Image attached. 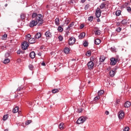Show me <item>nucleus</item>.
<instances>
[{
  "instance_id": "nucleus-47",
  "label": "nucleus",
  "mask_w": 131,
  "mask_h": 131,
  "mask_svg": "<svg viewBox=\"0 0 131 131\" xmlns=\"http://www.w3.org/2000/svg\"><path fill=\"white\" fill-rule=\"evenodd\" d=\"M7 36H8V35L7 34H4L3 36V39H5L6 38H7Z\"/></svg>"
},
{
  "instance_id": "nucleus-52",
  "label": "nucleus",
  "mask_w": 131,
  "mask_h": 131,
  "mask_svg": "<svg viewBox=\"0 0 131 131\" xmlns=\"http://www.w3.org/2000/svg\"><path fill=\"white\" fill-rule=\"evenodd\" d=\"M17 63H21V59H17Z\"/></svg>"
},
{
  "instance_id": "nucleus-4",
  "label": "nucleus",
  "mask_w": 131,
  "mask_h": 131,
  "mask_svg": "<svg viewBox=\"0 0 131 131\" xmlns=\"http://www.w3.org/2000/svg\"><path fill=\"white\" fill-rule=\"evenodd\" d=\"M85 121V118L84 117H80L77 121V124H80V123H83Z\"/></svg>"
},
{
  "instance_id": "nucleus-30",
  "label": "nucleus",
  "mask_w": 131,
  "mask_h": 131,
  "mask_svg": "<svg viewBox=\"0 0 131 131\" xmlns=\"http://www.w3.org/2000/svg\"><path fill=\"white\" fill-rule=\"evenodd\" d=\"M58 30L59 32H62V31H63V28H62V26H59L58 28Z\"/></svg>"
},
{
  "instance_id": "nucleus-57",
  "label": "nucleus",
  "mask_w": 131,
  "mask_h": 131,
  "mask_svg": "<svg viewBox=\"0 0 131 131\" xmlns=\"http://www.w3.org/2000/svg\"><path fill=\"white\" fill-rule=\"evenodd\" d=\"M111 50L113 51V52H115V49L113 48H111Z\"/></svg>"
},
{
  "instance_id": "nucleus-59",
  "label": "nucleus",
  "mask_w": 131,
  "mask_h": 131,
  "mask_svg": "<svg viewBox=\"0 0 131 131\" xmlns=\"http://www.w3.org/2000/svg\"><path fill=\"white\" fill-rule=\"evenodd\" d=\"M101 20L100 19V18H98L97 19V22H100Z\"/></svg>"
},
{
  "instance_id": "nucleus-46",
  "label": "nucleus",
  "mask_w": 131,
  "mask_h": 131,
  "mask_svg": "<svg viewBox=\"0 0 131 131\" xmlns=\"http://www.w3.org/2000/svg\"><path fill=\"white\" fill-rule=\"evenodd\" d=\"M100 99V96L99 95L98 96H96L94 98V101H97V100H99Z\"/></svg>"
},
{
  "instance_id": "nucleus-53",
  "label": "nucleus",
  "mask_w": 131,
  "mask_h": 131,
  "mask_svg": "<svg viewBox=\"0 0 131 131\" xmlns=\"http://www.w3.org/2000/svg\"><path fill=\"white\" fill-rule=\"evenodd\" d=\"M41 66H46V63H45L44 61H42V62L41 63Z\"/></svg>"
},
{
  "instance_id": "nucleus-43",
  "label": "nucleus",
  "mask_w": 131,
  "mask_h": 131,
  "mask_svg": "<svg viewBox=\"0 0 131 131\" xmlns=\"http://www.w3.org/2000/svg\"><path fill=\"white\" fill-rule=\"evenodd\" d=\"M129 128L128 127H125L123 129V131H129Z\"/></svg>"
},
{
  "instance_id": "nucleus-22",
  "label": "nucleus",
  "mask_w": 131,
  "mask_h": 131,
  "mask_svg": "<svg viewBox=\"0 0 131 131\" xmlns=\"http://www.w3.org/2000/svg\"><path fill=\"white\" fill-rule=\"evenodd\" d=\"M74 26V22L72 23L67 28V29H71L72 27H73Z\"/></svg>"
},
{
  "instance_id": "nucleus-11",
  "label": "nucleus",
  "mask_w": 131,
  "mask_h": 131,
  "mask_svg": "<svg viewBox=\"0 0 131 131\" xmlns=\"http://www.w3.org/2000/svg\"><path fill=\"white\" fill-rule=\"evenodd\" d=\"M131 103L130 102L127 101H126L124 104V107L125 108H128L129 107H130Z\"/></svg>"
},
{
  "instance_id": "nucleus-60",
  "label": "nucleus",
  "mask_w": 131,
  "mask_h": 131,
  "mask_svg": "<svg viewBox=\"0 0 131 131\" xmlns=\"http://www.w3.org/2000/svg\"><path fill=\"white\" fill-rule=\"evenodd\" d=\"M38 56H41V53H38Z\"/></svg>"
},
{
  "instance_id": "nucleus-51",
  "label": "nucleus",
  "mask_w": 131,
  "mask_h": 131,
  "mask_svg": "<svg viewBox=\"0 0 131 131\" xmlns=\"http://www.w3.org/2000/svg\"><path fill=\"white\" fill-rule=\"evenodd\" d=\"M21 53H22V52H21V50H18V51H17V54H18V55H20V54H21Z\"/></svg>"
},
{
  "instance_id": "nucleus-8",
  "label": "nucleus",
  "mask_w": 131,
  "mask_h": 131,
  "mask_svg": "<svg viewBox=\"0 0 131 131\" xmlns=\"http://www.w3.org/2000/svg\"><path fill=\"white\" fill-rule=\"evenodd\" d=\"M45 35H46V37H48V38H51L52 37V33L50 32V31H47L45 32Z\"/></svg>"
},
{
  "instance_id": "nucleus-40",
  "label": "nucleus",
  "mask_w": 131,
  "mask_h": 131,
  "mask_svg": "<svg viewBox=\"0 0 131 131\" xmlns=\"http://www.w3.org/2000/svg\"><path fill=\"white\" fill-rule=\"evenodd\" d=\"M93 19H94V17L93 16H91L88 18L89 21H93Z\"/></svg>"
},
{
  "instance_id": "nucleus-21",
  "label": "nucleus",
  "mask_w": 131,
  "mask_h": 131,
  "mask_svg": "<svg viewBox=\"0 0 131 131\" xmlns=\"http://www.w3.org/2000/svg\"><path fill=\"white\" fill-rule=\"evenodd\" d=\"M106 7V4L103 3L100 6V8L101 9H104Z\"/></svg>"
},
{
  "instance_id": "nucleus-62",
  "label": "nucleus",
  "mask_w": 131,
  "mask_h": 131,
  "mask_svg": "<svg viewBox=\"0 0 131 131\" xmlns=\"http://www.w3.org/2000/svg\"><path fill=\"white\" fill-rule=\"evenodd\" d=\"M102 2H105V1H106V0H102Z\"/></svg>"
},
{
  "instance_id": "nucleus-31",
  "label": "nucleus",
  "mask_w": 131,
  "mask_h": 131,
  "mask_svg": "<svg viewBox=\"0 0 131 131\" xmlns=\"http://www.w3.org/2000/svg\"><path fill=\"white\" fill-rule=\"evenodd\" d=\"M30 37H31V35L30 34H28L27 35H26V40H28V39H29V38H30Z\"/></svg>"
},
{
  "instance_id": "nucleus-29",
  "label": "nucleus",
  "mask_w": 131,
  "mask_h": 131,
  "mask_svg": "<svg viewBox=\"0 0 131 131\" xmlns=\"http://www.w3.org/2000/svg\"><path fill=\"white\" fill-rule=\"evenodd\" d=\"M8 115H5L4 116H3V120H4V121H6V120H7V119H8Z\"/></svg>"
},
{
  "instance_id": "nucleus-10",
  "label": "nucleus",
  "mask_w": 131,
  "mask_h": 131,
  "mask_svg": "<svg viewBox=\"0 0 131 131\" xmlns=\"http://www.w3.org/2000/svg\"><path fill=\"white\" fill-rule=\"evenodd\" d=\"M29 43L32 44L35 42V38H30L28 40Z\"/></svg>"
},
{
  "instance_id": "nucleus-17",
  "label": "nucleus",
  "mask_w": 131,
  "mask_h": 131,
  "mask_svg": "<svg viewBox=\"0 0 131 131\" xmlns=\"http://www.w3.org/2000/svg\"><path fill=\"white\" fill-rule=\"evenodd\" d=\"M55 25H57V26L60 25V19L59 18H56L55 20Z\"/></svg>"
},
{
  "instance_id": "nucleus-23",
  "label": "nucleus",
  "mask_w": 131,
  "mask_h": 131,
  "mask_svg": "<svg viewBox=\"0 0 131 131\" xmlns=\"http://www.w3.org/2000/svg\"><path fill=\"white\" fill-rule=\"evenodd\" d=\"M4 64H8V63H10V59L6 58L4 60Z\"/></svg>"
},
{
  "instance_id": "nucleus-54",
  "label": "nucleus",
  "mask_w": 131,
  "mask_h": 131,
  "mask_svg": "<svg viewBox=\"0 0 131 131\" xmlns=\"http://www.w3.org/2000/svg\"><path fill=\"white\" fill-rule=\"evenodd\" d=\"M120 102V99L117 100V101H116L117 104H119Z\"/></svg>"
},
{
  "instance_id": "nucleus-49",
  "label": "nucleus",
  "mask_w": 131,
  "mask_h": 131,
  "mask_svg": "<svg viewBox=\"0 0 131 131\" xmlns=\"http://www.w3.org/2000/svg\"><path fill=\"white\" fill-rule=\"evenodd\" d=\"M6 46H3L1 47L2 50H6Z\"/></svg>"
},
{
  "instance_id": "nucleus-6",
  "label": "nucleus",
  "mask_w": 131,
  "mask_h": 131,
  "mask_svg": "<svg viewBox=\"0 0 131 131\" xmlns=\"http://www.w3.org/2000/svg\"><path fill=\"white\" fill-rule=\"evenodd\" d=\"M75 38L74 37H71L69 41V44L70 46L73 45L75 42Z\"/></svg>"
},
{
  "instance_id": "nucleus-50",
  "label": "nucleus",
  "mask_w": 131,
  "mask_h": 131,
  "mask_svg": "<svg viewBox=\"0 0 131 131\" xmlns=\"http://www.w3.org/2000/svg\"><path fill=\"white\" fill-rule=\"evenodd\" d=\"M83 27H84V25H81L80 26V29H82V28H83Z\"/></svg>"
},
{
  "instance_id": "nucleus-55",
  "label": "nucleus",
  "mask_w": 131,
  "mask_h": 131,
  "mask_svg": "<svg viewBox=\"0 0 131 131\" xmlns=\"http://www.w3.org/2000/svg\"><path fill=\"white\" fill-rule=\"evenodd\" d=\"M86 1V0H81V3H82V4H83V3H85Z\"/></svg>"
},
{
  "instance_id": "nucleus-28",
  "label": "nucleus",
  "mask_w": 131,
  "mask_h": 131,
  "mask_svg": "<svg viewBox=\"0 0 131 131\" xmlns=\"http://www.w3.org/2000/svg\"><path fill=\"white\" fill-rule=\"evenodd\" d=\"M96 35H100L101 34V31L98 30L95 32Z\"/></svg>"
},
{
  "instance_id": "nucleus-35",
  "label": "nucleus",
  "mask_w": 131,
  "mask_h": 131,
  "mask_svg": "<svg viewBox=\"0 0 131 131\" xmlns=\"http://www.w3.org/2000/svg\"><path fill=\"white\" fill-rule=\"evenodd\" d=\"M59 92V90L58 89H54L52 90V93L53 94H56V93H58Z\"/></svg>"
},
{
  "instance_id": "nucleus-19",
  "label": "nucleus",
  "mask_w": 131,
  "mask_h": 131,
  "mask_svg": "<svg viewBox=\"0 0 131 131\" xmlns=\"http://www.w3.org/2000/svg\"><path fill=\"white\" fill-rule=\"evenodd\" d=\"M19 110V106H16L14 108H13L12 112L13 113H17Z\"/></svg>"
},
{
  "instance_id": "nucleus-2",
  "label": "nucleus",
  "mask_w": 131,
  "mask_h": 131,
  "mask_svg": "<svg viewBox=\"0 0 131 131\" xmlns=\"http://www.w3.org/2000/svg\"><path fill=\"white\" fill-rule=\"evenodd\" d=\"M111 61V65L115 66L116 65V63H117V61H118V58H111L110 59Z\"/></svg>"
},
{
  "instance_id": "nucleus-20",
  "label": "nucleus",
  "mask_w": 131,
  "mask_h": 131,
  "mask_svg": "<svg viewBox=\"0 0 131 131\" xmlns=\"http://www.w3.org/2000/svg\"><path fill=\"white\" fill-rule=\"evenodd\" d=\"M26 18V15L25 13H21L20 14V18L21 20H24Z\"/></svg>"
},
{
  "instance_id": "nucleus-39",
  "label": "nucleus",
  "mask_w": 131,
  "mask_h": 131,
  "mask_svg": "<svg viewBox=\"0 0 131 131\" xmlns=\"http://www.w3.org/2000/svg\"><path fill=\"white\" fill-rule=\"evenodd\" d=\"M89 8H90V5L87 4L85 6L84 10H89Z\"/></svg>"
},
{
  "instance_id": "nucleus-26",
  "label": "nucleus",
  "mask_w": 131,
  "mask_h": 131,
  "mask_svg": "<svg viewBox=\"0 0 131 131\" xmlns=\"http://www.w3.org/2000/svg\"><path fill=\"white\" fill-rule=\"evenodd\" d=\"M22 90H23V86H20L17 88L16 92H17V93H19V92H21Z\"/></svg>"
},
{
  "instance_id": "nucleus-41",
  "label": "nucleus",
  "mask_w": 131,
  "mask_h": 131,
  "mask_svg": "<svg viewBox=\"0 0 131 131\" xmlns=\"http://www.w3.org/2000/svg\"><path fill=\"white\" fill-rule=\"evenodd\" d=\"M116 31L117 32H120V31H121V28L118 27L117 29H116Z\"/></svg>"
},
{
  "instance_id": "nucleus-13",
  "label": "nucleus",
  "mask_w": 131,
  "mask_h": 131,
  "mask_svg": "<svg viewBox=\"0 0 131 131\" xmlns=\"http://www.w3.org/2000/svg\"><path fill=\"white\" fill-rule=\"evenodd\" d=\"M94 43H95V45L98 46L100 45V43H101V40L100 39H96L95 40Z\"/></svg>"
},
{
  "instance_id": "nucleus-56",
  "label": "nucleus",
  "mask_w": 131,
  "mask_h": 131,
  "mask_svg": "<svg viewBox=\"0 0 131 131\" xmlns=\"http://www.w3.org/2000/svg\"><path fill=\"white\" fill-rule=\"evenodd\" d=\"M105 114H106V115H109V112L108 111H106L105 112Z\"/></svg>"
},
{
  "instance_id": "nucleus-25",
  "label": "nucleus",
  "mask_w": 131,
  "mask_h": 131,
  "mask_svg": "<svg viewBox=\"0 0 131 131\" xmlns=\"http://www.w3.org/2000/svg\"><path fill=\"white\" fill-rule=\"evenodd\" d=\"M103 94H104V91H103V90H100V91H98V95L99 96H102V95H103Z\"/></svg>"
},
{
  "instance_id": "nucleus-1",
  "label": "nucleus",
  "mask_w": 131,
  "mask_h": 131,
  "mask_svg": "<svg viewBox=\"0 0 131 131\" xmlns=\"http://www.w3.org/2000/svg\"><path fill=\"white\" fill-rule=\"evenodd\" d=\"M43 23V20H42V15L39 14L36 16L35 20H32L30 23V27H34L38 24V26L41 25Z\"/></svg>"
},
{
  "instance_id": "nucleus-63",
  "label": "nucleus",
  "mask_w": 131,
  "mask_h": 131,
  "mask_svg": "<svg viewBox=\"0 0 131 131\" xmlns=\"http://www.w3.org/2000/svg\"><path fill=\"white\" fill-rule=\"evenodd\" d=\"M68 23H69V20H68Z\"/></svg>"
},
{
  "instance_id": "nucleus-64",
  "label": "nucleus",
  "mask_w": 131,
  "mask_h": 131,
  "mask_svg": "<svg viewBox=\"0 0 131 131\" xmlns=\"http://www.w3.org/2000/svg\"><path fill=\"white\" fill-rule=\"evenodd\" d=\"M130 3H131V0H130Z\"/></svg>"
},
{
  "instance_id": "nucleus-45",
  "label": "nucleus",
  "mask_w": 131,
  "mask_h": 131,
  "mask_svg": "<svg viewBox=\"0 0 131 131\" xmlns=\"http://www.w3.org/2000/svg\"><path fill=\"white\" fill-rule=\"evenodd\" d=\"M58 38L60 41L63 40V37L61 35L59 36Z\"/></svg>"
},
{
  "instance_id": "nucleus-24",
  "label": "nucleus",
  "mask_w": 131,
  "mask_h": 131,
  "mask_svg": "<svg viewBox=\"0 0 131 131\" xmlns=\"http://www.w3.org/2000/svg\"><path fill=\"white\" fill-rule=\"evenodd\" d=\"M64 123H60L59 125V127L60 129H63L64 128Z\"/></svg>"
},
{
  "instance_id": "nucleus-48",
  "label": "nucleus",
  "mask_w": 131,
  "mask_h": 131,
  "mask_svg": "<svg viewBox=\"0 0 131 131\" xmlns=\"http://www.w3.org/2000/svg\"><path fill=\"white\" fill-rule=\"evenodd\" d=\"M9 56H10V54L9 53H7L5 54V57L6 58H8Z\"/></svg>"
},
{
  "instance_id": "nucleus-37",
  "label": "nucleus",
  "mask_w": 131,
  "mask_h": 131,
  "mask_svg": "<svg viewBox=\"0 0 131 131\" xmlns=\"http://www.w3.org/2000/svg\"><path fill=\"white\" fill-rule=\"evenodd\" d=\"M91 55H92V52L91 51H88L86 52V56H88V57H90Z\"/></svg>"
},
{
  "instance_id": "nucleus-42",
  "label": "nucleus",
  "mask_w": 131,
  "mask_h": 131,
  "mask_svg": "<svg viewBox=\"0 0 131 131\" xmlns=\"http://www.w3.org/2000/svg\"><path fill=\"white\" fill-rule=\"evenodd\" d=\"M126 9H127V12H128V13H130L131 8L130 7H128L126 8Z\"/></svg>"
},
{
  "instance_id": "nucleus-44",
  "label": "nucleus",
  "mask_w": 131,
  "mask_h": 131,
  "mask_svg": "<svg viewBox=\"0 0 131 131\" xmlns=\"http://www.w3.org/2000/svg\"><path fill=\"white\" fill-rule=\"evenodd\" d=\"M30 123H31V120H28L26 122V125H28V124H30Z\"/></svg>"
},
{
  "instance_id": "nucleus-61",
  "label": "nucleus",
  "mask_w": 131,
  "mask_h": 131,
  "mask_svg": "<svg viewBox=\"0 0 131 131\" xmlns=\"http://www.w3.org/2000/svg\"><path fill=\"white\" fill-rule=\"evenodd\" d=\"M5 131H8V129H6Z\"/></svg>"
},
{
  "instance_id": "nucleus-16",
  "label": "nucleus",
  "mask_w": 131,
  "mask_h": 131,
  "mask_svg": "<svg viewBox=\"0 0 131 131\" xmlns=\"http://www.w3.org/2000/svg\"><path fill=\"white\" fill-rule=\"evenodd\" d=\"M41 36V34H40V33H37L35 35V38L36 39H38V38H40Z\"/></svg>"
},
{
  "instance_id": "nucleus-33",
  "label": "nucleus",
  "mask_w": 131,
  "mask_h": 131,
  "mask_svg": "<svg viewBox=\"0 0 131 131\" xmlns=\"http://www.w3.org/2000/svg\"><path fill=\"white\" fill-rule=\"evenodd\" d=\"M122 24L125 25L127 23V21H126V19H123L121 21Z\"/></svg>"
},
{
  "instance_id": "nucleus-15",
  "label": "nucleus",
  "mask_w": 131,
  "mask_h": 131,
  "mask_svg": "<svg viewBox=\"0 0 131 131\" xmlns=\"http://www.w3.org/2000/svg\"><path fill=\"white\" fill-rule=\"evenodd\" d=\"M116 73L114 71H111L110 72V75L111 77H114L115 76Z\"/></svg>"
},
{
  "instance_id": "nucleus-18",
  "label": "nucleus",
  "mask_w": 131,
  "mask_h": 131,
  "mask_svg": "<svg viewBox=\"0 0 131 131\" xmlns=\"http://www.w3.org/2000/svg\"><path fill=\"white\" fill-rule=\"evenodd\" d=\"M84 36H85V33H82L80 34V35L79 36V38L80 39H82V38H83L84 37Z\"/></svg>"
},
{
  "instance_id": "nucleus-38",
  "label": "nucleus",
  "mask_w": 131,
  "mask_h": 131,
  "mask_svg": "<svg viewBox=\"0 0 131 131\" xmlns=\"http://www.w3.org/2000/svg\"><path fill=\"white\" fill-rule=\"evenodd\" d=\"M29 68L30 70H33V66L32 64H30L29 66Z\"/></svg>"
},
{
  "instance_id": "nucleus-5",
  "label": "nucleus",
  "mask_w": 131,
  "mask_h": 131,
  "mask_svg": "<svg viewBox=\"0 0 131 131\" xmlns=\"http://www.w3.org/2000/svg\"><path fill=\"white\" fill-rule=\"evenodd\" d=\"M95 15L97 18H100V17L101 16V10L99 8H97Z\"/></svg>"
},
{
  "instance_id": "nucleus-34",
  "label": "nucleus",
  "mask_w": 131,
  "mask_h": 131,
  "mask_svg": "<svg viewBox=\"0 0 131 131\" xmlns=\"http://www.w3.org/2000/svg\"><path fill=\"white\" fill-rule=\"evenodd\" d=\"M83 45L84 47H88L89 46V42H88L87 41H84Z\"/></svg>"
},
{
  "instance_id": "nucleus-3",
  "label": "nucleus",
  "mask_w": 131,
  "mask_h": 131,
  "mask_svg": "<svg viewBox=\"0 0 131 131\" xmlns=\"http://www.w3.org/2000/svg\"><path fill=\"white\" fill-rule=\"evenodd\" d=\"M29 47V45H28V42L27 41H24L21 44V49L24 51L25 50H27V48Z\"/></svg>"
},
{
  "instance_id": "nucleus-14",
  "label": "nucleus",
  "mask_w": 131,
  "mask_h": 131,
  "mask_svg": "<svg viewBox=\"0 0 131 131\" xmlns=\"http://www.w3.org/2000/svg\"><path fill=\"white\" fill-rule=\"evenodd\" d=\"M63 52L65 54H69L70 49H69V48L66 47L63 50Z\"/></svg>"
},
{
  "instance_id": "nucleus-58",
  "label": "nucleus",
  "mask_w": 131,
  "mask_h": 131,
  "mask_svg": "<svg viewBox=\"0 0 131 131\" xmlns=\"http://www.w3.org/2000/svg\"><path fill=\"white\" fill-rule=\"evenodd\" d=\"M82 111V110L81 109V110H80L78 111V112H79V113H81V112Z\"/></svg>"
},
{
  "instance_id": "nucleus-27",
  "label": "nucleus",
  "mask_w": 131,
  "mask_h": 131,
  "mask_svg": "<svg viewBox=\"0 0 131 131\" xmlns=\"http://www.w3.org/2000/svg\"><path fill=\"white\" fill-rule=\"evenodd\" d=\"M120 14H121V11L120 10H118L116 12V15L117 16H120Z\"/></svg>"
},
{
  "instance_id": "nucleus-12",
  "label": "nucleus",
  "mask_w": 131,
  "mask_h": 131,
  "mask_svg": "<svg viewBox=\"0 0 131 131\" xmlns=\"http://www.w3.org/2000/svg\"><path fill=\"white\" fill-rule=\"evenodd\" d=\"M30 57L31 59H34L35 58V53L34 52H31L30 54Z\"/></svg>"
},
{
  "instance_id": "nucleus-36",
  "label": "nucleus",
  "mask_w": 131,
  "mask_h": 131,
  "mask_svg": "<svg viewBox=\"0 0 131 131\" xmlns=\"http://www.w3.org/2000/svg\"><path fill=\"white\" fill-rule=\"evenodd\" d=\"M38 15H37V14L36 13H33L32 14V18H35V17L36 18V17H37ZM36 18H35V19H36Z\"/></svg>"
},
{
  "instance_id": "nucleus-32",
  "label": "nucleus",
  "mask_w": 131,
  "mask_h": 131,
  "mask_svg": "<svg viewBox=\"0 0 131 131\" xmlns=\"http://www.w3.org/2000/svg\"><path fill=\"white\" fill-rule=\"evenodd\" d=\"M100 62H104V61H105V57H104L103 56H100Z\"/></svg>"
},
{
  "instance_id": "nucleus-7",
  "label": "nucleus",
  "mask_w": 131,
  "mask_h": 131,
  "mask_svg": "<svg viewBox=\"0 0 131 131\" xmlns=\"http://www.w3.org/2000/svg\"><path fill=\"white\" fill-rule=\"evenodd\" d=\"M94 65L95 64L94 62H93V61H89L88 63V66L89 69H93V68H94Z\"/></svg>"
},
{
  "instance_id": "nucleus-9",
  "label": "nucleus",
  "mask_w": 131,
  "mask_h": 131,
  "mask_svg": "<svg viewBox=\"0 0 131 131\" xmlns=\"http://www.w3.org/2000/svg\"><path fill=\"white\" fill-rule=\"evenodd\" d=\"M124 117V112L122 111H120V113L119 114V119H122Z\"/></svg>"
}]
</instances>
